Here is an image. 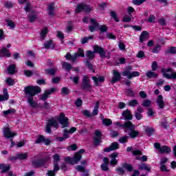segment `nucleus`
Masks as SVG:
<instances>
[{"mask_svg": "<svg viewBox=\"0 0 176 176\" xmlns=\"http://www.w3.org/2000/svg\"><path fill=\"white\" fill-rule=\"evenodd\" d=\"M46 74H47V75H51V76H54L56 74V69H46L45 70Z\"/></svg>", "mask_w": 176, "mask_h": 176, "instance_id": "09e8293b", "label": "nucleus"}, {"mask_svg": "<svg viewBox=\"0 0 176 176\" xmlns=\"http://www.w3.org/2000/svg\"><path fill=\"white\" fill-rule=\"evenodd\" d=\"M131 132L129 133V137L131 138H136V137H138L140 135V131H135V129L131 130Z\"/></svg>", "mask_w": 176, "mask_h": 176, "instance_id": "f704fd0d", "label": "nucleus"}, {"mask_svg": "<svg viewBox=\"0 0 176 176\" xmlns=\"http://www.w3.org/2000/svg\"><path fill=\"white\" fill-rule=\"evenodd\" d=\"M101 132L99 130L95 131V137L94 138V144L98 145L101 142Z\"/></svg>", "mask_w": 176, "mask_h": 176, "instance_id": "6ab92c4d", "label": "nucleus"}, {"mask_svg": "<svg viewBox=\"0 0 176 176\" xmlns=\"http://www.w3.org/2000/svg\"><path fill=\"white\" fill-rule=\"evenodd\" d=\"M146 76L149 78V79H152V78L157 79V78L159 76V74H156L155 72L148 71L146 73Z\"/></svg>", "mask_w": 176, "mask_h": 176, "instance_id": "cd10ccee", "label": "nucleus"}, {"mask_svg": "<svg viewBox=\"0 0 176 176\" xmlns=\"http://www.w3.org/2000/svg\"><path fill=\"white\" fill-rule=\"evenodd\" d=\"M47 34V28H45L41 30V32L40 33L41 38L43 41L45 39V37L46 36Z\"/></svg>", "mask_w": 176, "mask_h": 176, "instance_id": "de8ad7c7", "label": "nucleus"}, {"mask_svg": "<svg viewBox=\"0 0 176 176\" xmlns=\"http://www.w3.org/2000/svg\"><path fill=\"white\" fill-rule=\"evenodd\" d=\"M94 52L88 50L86 53V56L88 60H93L94 58Z\"/></svg>", "mask_w": 176, "mask_h": 176, "instance_id": "c03bdc74", "label": "nucleus"}, {"mask_svg": "<svg viewBox=\"0 0 176 176\" xmlns=\"http://www.w3.org/2000/svg\"><path fill=\"white\" fill-rule=\"evenodd\" d=\"M45 141V137L43 135H39L36 140V144H42Z\"/></svg>", "mask_w": 176, "mask_h": 176, "instance_id": "680f3d73", "label": "nucleus"}, {"mask_svg": "<svg viewBox=\"0 0 176 176\" xmlns=\"http://www.w3.org/2000/svg\"><path fill=\"white\" fill-rule=\"evenodd\" d=\"M116 171L117 172V174H118V175H123V174H124V169L121 167L117 168Z\"/></svg>", "mask_w": 176, "mask_h": 176, "instance_id": "69168bd1", "label": "nucleus"}, {"mask_svg": "<svg viewBox=\"0 0 176 176\" xmlns=\"http://www.w3.org/2000/svg\"><path fill=\"white\" fill-rule=\"evenodd\" d=\"M17 157H18V160H25V159L28 157V153H18Z\"/></svg>", "mask_w": 176, "mask_h": 176, "instance_id": "58836bf2", "label": "nucleus"}, {"mask_svg": "<svg viewBox=\"0 0 176 176\" xmlns=\"http://www.w3.org/2000/svg\"><path fill=\"white\" fill-rule=\"evenodd\" d=\"M145 1L146 0H132V3L133 5H136V6H140V5H142Z\"/></svg>", "mask_w": 176, "mask_h": 176, "instance_id": "13d9d810", "label": "nucleus"}, {"mask_svg": "<svg viewBox=\"0 0 176 176\" xmlns=\"http://www.w3.org/2000/svg\"><path fill=\"white\" fill-rule=\"evenodd\" d=\"M76 107H82V104H83V101L80 98H78L74 102Z\"/></svg>", "mask_w": 176, "mask_h": 176, "instance_id": "e2e57ef3", "label": "nucleus"}, {"mask_svg": "<svg viewBox=\"0 0 176 176\" xmlns=\"http://www.w3.org/2000/svg\"><path fill=\"white\" fill-rule=\"evenodd\" d=\"M92 79L94 81V83L96 86H98L100 82V83H102L105 80V77L102 76H100L98 78L96 76H92Z\"/></svg>", "mask_w": 176, "mask_h": 176, "instance_id": "b1692460", "label": "nucleus"}, {"mask_svg": "<svg viewBox=\"0 0 176 176\" xmlns=\"http://www.w3.org/2000/svg\"><path fill=\"white\" fill-rule=\"evenodd\" d=\"M58 120L62 125V129L68 126V118L65 117V114L63 113H60V117L58 118Z\"/></svg>", "mask_w": 176, "mask_h": 176, "instance_id": "2eb2a0df", "label": "nucleus"}, {"mask_svg": "<svg viewBox=\"0 0 176 176\" xmlns=\"http://www.w3.org/2000/svg\"><path fill=\"white\" fill-rule=\"evenodd\" d=\"M163 76L166 79H176V72H173V69H162Z\"/></svg>", "mask_w": 176, "mask_h": 176, "instance_id": "423d86ee", "label": "nucleus"}, {"mask_svg": "<svg viewBox=\"0 0 176 176\" xmlns=\"http://www.w3.org/2000/svg\"><path fill=\"white\" fill-rule=\"evenodd\" d=\"M155 20H156V16H155V15H153V14H151L148 16L147 21L148 23H155Z\"/></svg>", "mask_w": 176, "mask_h": 176, "instance_id": "338daca9", "label": "nucleus"}, {"mask_svg": "<svg viewBox=\"0 0 176 176\" xmlns=\"http://www.w3.org/2000/svg\"><path fill=\"white\" fill-rule=\"evenodd\" d=\"M0 170H1L2 173H8L10 170V166L6 165V164H0Z\"/></svg>", "mask_w": 176, "mask_h": 176, "instance_id": "c85d7f7f", "label": "nucleus"}, {"mask_svg": "<svg viewBox=\"0 0 176 176\" xmlns=\"http://www.w3.org/2000/svg\"><path fill=\"white\" fill-rule=\"evenodd\" d=\"M60 94H62V96H68V94H69V89L67 87H63L60 89Z\"/></svg>", "mask_w": 176, "mask_h": 176, "instance_id": "49530a36", "label": "nucleus"}, {"mask_svg": "<svg viewBox=\"0 0 176 176\" xmlns=\"http://www.w3.org/2000/svg\"><path fill=\"white\" fill-rule=\"evenodd\" d=\"M102 123L104 126H111L112 124V120L111 119H103Z\"/></svg>", "mask_w": 176, "mask_h": 176, "instance_id": "bf43d9fd", "label": "nucleus"}, {"mask_svg": "<svg viewBox=\"0 0 176 176\" xmlns=\"http://www.w3.org/2000/svg\"><path fill=\"white\" fill-rule=\"evenodd\" d=\"M93 86L90 84V78L87 76H84L82 78V83L81 85V88L83 90H87V91H91Z\"/></svg>", "mask_w": 176, "mask_h": 176, "instance_id": "0eeeda50", "label": "nucleus"}, {"mask_svg": "<svg viewBox=\"0 0 176 176\" xmlns=\"http://www.w3.org/2000/svg\"><path fill=\"white\" fill-rule=\"evenodd\" d=\"M53 163H54V166L56 167H58V162H60V155H58V153H56L53 155Z\"/></svg>", "mask_w": 176, "mask_h": 176, "instance_id": "2f4dec72", "label": "nucleus"}, {"mask_svg": "<svg viewBox=\"0 0 176 176\" xmlns=\"http://www.w3.org/2000/svg\"><path fill=\"white\" fill-rule=\"evenodd\" d=\"M66 60H71L72 63H75L78 59V54H74V55H71V53L68 52L65 56Z\"/></svg>", "mask_w": 176, "mask_h": 176, "instance_id": "412c9836", "label": "nucleus"}, {"mask_svg": "<svg viewBox=\"0 0 176 176\" xmlns=\"http://www.w3.org/2000/svg\"><path fill=\"white\" fill-rule=\"evenodd\" d=\"M43 46H44V48L47 50L54 49V47H56V46L54 45V43H53V41L52 40L45 41Z\"/></svg>", "mask_w": 176, "mask_h": 176, "instance_id": "5701e85b", "label": "nucleus"}, {"mask_svg": "<svg viewBox=\"0 0 176 176\" xmlns=\"http://www.w3.org/2000/svg\"><path fill=\"white\" fill-rule=\"evenodd\" d=\"M154 148L157 149L160 153H170L171 152V148L168 146H162L160 145V143H155Z\"/></svg>", "mask_w": 176, "mask_h": 176, "instance_id": "1a4fd4ad", "label": "nucleus"}, {"mask_svg": "<svg viewBox=\"0 0 176 176\" xmlns=\"http://www.w3.org/2000/svg\"><path fill=\"white\" fill-rule=\"evenodd\" d=\"M122 118L120 119H124V120H133V115H131V111L130 110L126 109L122 113Z\"/></svg>", "mask_w": 176, "mask_h": 176, "instance_id": "f3484780", "label": "nucleus"}, {"mask_svg": "<svg viewBox=\"0 0 176 176\" xmlns=\"http://www.w3.org/2000/svg\"><path fill=\"white\" fill-rule=\"evenodd\" d=\"M142 105L144 108H149V107L152 105V101H151L150 100H143Z\"/></svg>", "mask_w": 176, "mask_h": 176, "instance_id": "37998d69", "label": "nucleus"}, {"mask_svg": "<svg viewBox=\"0 0 176 176\" xmlns=\"http://www.w3.org/2000/svg\"><path fill=\"white\" fill-rule=\"evenodd\" d=\"M94 53H98L102 58H107V52L104 51V48L98 45H95L94 47Z\"/></svg>", "mask_w": 176, "mask_h": 176, "instance_id": "f8f14e48", "label": "nucleus"}, {"mask_svg": "<svg viewBox=\"0 0 176 176\" xmlns=\"http://www.w3.org/2000/svg\"><path fill=\"white\" fill-rule=\"evenodd\" d=\"M138 104V100L134 99V100H131L128 102V105L129 107H137V104Z\"/></svg>", "mask_w": 176, "mask_h": 176, "instance_id": "603ef678", "label": "nucleus"}, {"mask_svg": "<svg viewBox=\"0 0 176 176\" xmlns=\"http://www.w3.org/2000/svg\"><path fill=\"white\" fill-rule=\"evenodd\" d=\"M14 112H16V109H8L7 111H3V113L5 116H8V115H12V113H14Z\"/></svg>", "mask_w": 176, "mask_h": 176, "instance_id": "3c124183", "label": "nucleus"}, {"mask_svg": "<svg viewBox=\"0 0 176 176\" xmlns=\"http://www.w3.org/2000/svg\"><path fill=\"white\" fill-rule=\"evenodd\" d=\"M133 68L131 67H128L126 70L122 72V76H126L127 79H133V78H135L136 76H140V72H131Z\"/></svg>", "mask_w": 176, "mask_h": 176, "instance_id": "39448f33", "label": "nucleus"}, {"mask_svg": "<svg viewBox=\"0 0 176 176\" xmlns=\"http://www.w3.org/2000/svg\"><path fill=\"white\" fill-rule=\"evenodd\" d=\"M7 71L10 75H14L17 71H16V65H10L8 66Z\"/></svg>", "mask_w": 176, "mask_h": 176, "instance_id": "bb28decb", "label": "nucleus"}, {"mask_svg": "<svg viewBox=\"0 0 176 176\" xmlns=\"http://www.w3.org/2000/svg\"><path fill=\"white\" fill-rule=\"evenodd\" d=\"M110 16L111 17H112V19H113V20L116 21V23H119V19H118V14H116V12L111 11L110 12Z\"/></svg>", "mask_w": 176, "mask_h": 176, "instance_id": "4d7b16f0", "label": "nucleus"}, {"mask_svg": "<svg viewBox=\"0 0 176 176\" xmlns=\"http://www.w3.org/2000/svg\"><path fill=\"white\" fill-rule=\"evenodd\" d=\"M132 153H133V156H141L142 155V151H141L138 149H135L132 151Z\"/></svg>", "mask_w": 176, "mask_h": 176, "instance_id": "0e129e2a", "label": "nucleus"}, {"mask_svg": "<svg viewBox=\"0 0 176 176\" xmlns=\"http://www.w3.org/2000/svg\"><path fill=\"white\" fill-rule=\"evenodd\" d=\"M125 96H127L128 97H135V94H134V91L131 89H126L124 90Z\"/></svg>", "mask_w": 176, "mask_h": 176, "instance_id": "c9c22d12", "label": "nucleus"}, {"mask_svg": "<svg viewBox=\"0 0 176 176\" xmlns=\"http://www.w3.org/2000/svg\"><path fill=\"white\" fill-rule=\"evenodd\" d=\"M146 39H149V33L146 31H143L140 36V42L142 43Z\"/></svg>", "mask_w": 176, "mask_h": 176, "instance_id": "393cba45", "label": "nucleus"}, {"mask_svg": "<svg viewBox=\"0 0 176 176\" xmlns=\"http://www.w3.org/2000/svg\"><path fill=\"white\" fill-rule=\"evenodd\" d=\"M123 129L124 133H127V131H131V130H135V124H133L131 121L125 122L123 124Z\"/></svg>", "mask_w": 176, "mask_h": 176, "instance_id": "4468645a", "label": "nucleus"}, {"mask_svg": "<svg viewBox=\"0 0 176 176\" xmlns=\"http://www.w3.org/2000/svg\"><path fill=\"white\" fill-rule=\"evenodd\" d=\"M122 168L127 170V171H129V173H131V171H133V166L131 164L124 163L122 164Z\"/></svg>", "mask_w": 176, "mask_h": 176, "instance_id": "a19ab883", "label": "nucleus"}, {"mask_svg": "<svg viewBox=\"0 0 176 176\" xmlns=\"http://www.w3.org/2000/svg\"><path fill=\"white\" fill-rule=\"evenodd\" d=\"M41 91H42V89L38 86L28 85L25 87L24 93L25 94V98H27L30 107L32 108L38 107V103L34 101V96H36V94H39Z\"/></svg>", "mask_w": 176, "mask_h": 176, "instance_id": "f257e3e1", "label": "nucleus"}, {"mask_svg": "<svg viewBox=\"0 0 176 176\" xmlns=\"http://www.w3.org/2000/svg\"><path fill=\"white\" fill-rule=\"evenodd\" d=\"M90 11H91V8L84 3L78 4L75 10L76 13H80V12H87Z\"/></svg>", "mask_w": 176, "mask_h": 176, "instance_id": "9b49d317", "label": "nucleus"}, {"mask_svg": "<svg viewBox=\"0 0 176 176\" xmlns=\"http://www.w3.org/2000/svg\"><path fill=\"white\" fill-rule=\"evenodd\" d=\"M28 18L29 19L30 23H34L37 19L36 15H28Z\"/></svg>", "mask_w": 176, "mask_h": 176, "instance_id": "774afa93", "label": "nucleus"}, {"mask_svg": "<svg viewBox=\"0 0 176 176\" xmlns=\"http://www.w3.org/2000/svg\"><path fill=\"white\" fill-rule=\"evenodd\" d=\"M157 68H159V65H157V62L153 61L151 65L152 71H157Z\"/></svg>", "mask_w": 176, "mask_h": 176, "instance_id": "052dcab7", "label": "nucleus"}, {"mask_svg": "<svg viewBox=\"0 0 176 176\" xmlns=\"http://www.w3.org/2000/svg\"><path fill=\"white\" fill-rule=\"evenodd\" d=\"M90 23L91 24V25L89 26L90 32H94V31H97V28H98L99 31H100L102 33L107 32V31H108V28L106 25H100V23H98L94 19H91Z\"/></svg>", "mask_w": 176, "mask_h": 176, "instance_id": "f03ea898", "label": "nucleus"}, {"mask_svg": "<svg viewBox=\"0 0 176 176\" xmlns=\"http://www.w3.org/2000/svg\"><path fill=\"white\" fill-rule=\"evenodd\" d=\"M6 82L7 85H8V86H13V85L16 83V82H14V80H13V78L10 77L7 78Z\"/></svg>", "mask_w": 176, "mask_h": 176, "instance_id": "8fccbe9b", "label": "nucleus"}, {"mask_svg": "<svg viewBox=\"0 0 176 176\" xmlns=\"http://www.w3.org/2000/svg\"><path fill=\"white\" fill-rule=\"evenodd\" d=\"M138 168L140 170H144L145 171L148 172L151 171V166H149V164H146L145 163L140 164Z\"/></svg>", "mask_w": 176, "mask_h": 176, "instance_id": "c756f323", "label": "nucleus"}, {"mask_svg": "<svg viewBox=\"0 0 176 176\" xmlns=\"http://www.w3.org/2000/svg\"><path fill=\"white\" fill-rule=\"evenodd\" d=\"M94 37L93 36H87L81 38L82 45H85V43H87V42L90 41V39H94Z\"/></svg>", "mask_w": 176, "mask_h": 176, "instance_id": "a18cd8bd", "label": "nucleus"}, {"mask_svg": "<svg viewBox=\"0 0 176 176\" xmlns=\"http://www.w3.org/2000/svg\"><path fill=\"white\" fill-rule=\"evenodd\" d=\"M118 156H119V153H111L110 155V157L111 159V160L110 161V164L111 166H116V164H118V160H116V157H118Z\"/></svg>", "mask_w": 176, "mask_h": 176, "instance_id": "aec40b11", "label": "nucleus"}, {"mask_svg": "<svg viewBox=\"0 0 176 176\" xmlns=\"http://www.w3.org/2000/svg\"><path fill=\"white\" fill-rule=\"evenodd\" d=\"M156 103L157 107H159L160 109H164V107H166V104L164 103V100H163V96L159 95L156 99Z\"/></svg>", "mask_w": 176, "mask_h": 176, "instance_id": "a211bd4d", "label": "nucleus"}, {"mask_svg": "<svg viewBox=\"0 0 176 176\" xmlns=\"http://www.w3.org/2000/svg\"><path fill=\"white\" fill-rule=\"evenodd\" d=\"M3 134L5 138L10 139L11 148H13L16 145V142L13 141V137L16 135V133L10 131V128L6 127L3 131Z\"/></svg>", "mask_w": 176, "mask_h": 176, "instance_id": "20e7f679", "label": "nucleus"}, {"mask_svg": "<svg viewBox=\"0 0 176 176\" xmlns=\"http://www.w3.org/2000/svg\"><path fill=\"white\" fill-rule=\"evenodd\" d=\"M45 163H46L45 160H40L38 161H33L32 166H33V167H36L37 168L38 167H42V166H45Z\"/></svg>", "mask_w": 176, "mask_h": 176, "instance_id": "4be33fe9", "label": "nucleus"}, {"mask_svg": "<svg viewBox=\"0 0 176 176\" xmlns=\"http://www.w3.org/2000/svg\"><path fill=\"white\" fill-rule=\"evenodd\" d=\"M119 149V143L118 142H114L105 148H104V152H111V151H116Z\"/></svg>", "mask_w": 176, "mask_h": 176, "instance_id": "dca6fc26", "label": "nucleus"}, {"mask_svg": "<svg viewBox=\"0 0 176 176\" xmlns=\"http://www.w3.org/2000/svg\"><path fill=\"white\" fill-rule=\"evenodd\" d=\"M85 65L86 67H87V68H89V71L94 73L96 72V70L94 69V66H93V65H91V63H90V62L87 59L85 60Z\"/></svg>", "mask_w": 176, "mask_h": 176, "instance_id": "e433bc0d", "label": "nucleus"}, {"mask_svg": "<svg viewBox=\"0 0 176 176\" xmlns=\"http://www.w3.org/2000/svg\"><path fill=\"white\" fill-rule=\"evenodd\" d=\"M49 16H54V4L51 3L48 7Z\"/></svg>", "mask_w": 176, "mask_h": 176, "instance_id": "4c0bfd02", "label": "nucleus"}, {"mask_svg": "<svg viewBox=\"0 0 176 176\" xmlns=\"http://www.w3.org/2000/svg\"><path fill=\"white\" fill-rule=\"evenodd\" d=\"M165 54H176V47H170L165 50Z\"/></svg>", "mask_w": 176, "mask_h": 176, "instance_id": "473e14b6", "label": "nucleus"}, {"mask_svg": "<svg viewBox=\"0 0 176 176\" xmlns=\"http://www.w3.org/2000/svg\"><path fill=\"white\" fill-rule=\"evenodd\" d=\"M98 108H100V102H96L91 113L92 116H97L98 115Z\"/></svg>", "mask_w": 176, "mask_h": 176, "instance_id": "72a5a7b5", "label": "nucleus"}, {"mask_svg": "<svg viewBox=\"0 0 176 176\" xmlns=\"http://www.w3.org/2000/svg\"><path fill=\"white\" fill-rule=\"evenodd\" d=\"M162 50V45H157L155 47H154V48L152 50L153 53H155L157 54L159 53V52H160Z\"/></svg>", "mask_w": 176, "mask_h": 176, "instance_id": "6e6d98bb", "label": "nucleus"}, {"mask_svg": "<svg viewBox=\"0 0 176 176\" xmlns=\"http://www.w3.org/2000/svg\"><path fill=\"white\" fill-rule=\"evenodd\" d=\"M56 88H51L50 89H48L47 91H45V93L43 94L40 95L39 100L41 101H46L47 98H49V96H51L56 91Z\"/></svg>", "mask_w": 176, "mask_h": 176, "instance_id": "9d476101", "label": "nucleus"}, {"mask_svg": "<svg viewBox=\"0 0 176 176\" xmlns=\"http://www.w3.org/2000/svg\"><path fill=\"white\" fill-rule=\"evenodd\" d=\"M52 127L58 129V122L54 118L50 119L48 120V123L46 126V133L50 134V133H52Z\"/></svg>", "mask_w": 176, "mask_h": 176, "instance_id": "6e6552de", "label": "nucleus"}, {"mask_svg": "<svg viewBox=\"0 0 176 176\" xmlns=\"http://www.w3.org/2000/svg\"><path fill=\"white\" fill-rule=\"evenodd\" d=\"M10 56H11V54L9 52V50L6 49V47H3V49L1 50L0 57H10Z\"/></svg>", "mask_w": 176, "mask_h": 176, "instance_id": "a878e982", "label": "nucleus"}, {"mask_svg": "<svg viewBox=\"0 0 176 176\" xmlns=\"http://www.w3.org/2000/svg\"><path fill=\"white\" fill-rule=\"evenodd\" d=\"M122 79V76L120 75V73L118 70H113V77L111 80V85H114V83H116L117 82H119Z\"/></svg>", "mask_w": 176, "mask_h": 176, "instance_id": "ddd939ff", "label": "nucleus"}, {"mask_svg": "<svg viewBox=\"0 0 176 176\" xmlns=\"http://www.w3.org/2000/svg\"><path fill=\"white\" fill-rule=\"evenodd\" d=\"M70 80H72L75 85H78L79 83V76H70L69 77Z\"/></svg>", "mask_w": 176, "mask_h": 176, "instance_id": "864d4df0", "label": "nucleus"}, {"mask_svg": "<svg viewBox=\"0 0 176 176\" xmlns=\"http://www.w3.org/2000/svg\"><path fill=\"white\" fill-rule=\"evenodd\" d=\"M80 153H85V149H80L73 157H66L65 162L69 163V164H76L82 159Z\"/></svg>", "mask_w": 176, "mask_h": 176, "instance_id": "7ed1b4c3", "label": "nucleus"}, {"mask_svg": "<svg viewBox=\"0 0 176 176\" xmlns=\"http://www.w3.org/2000/svg\"><path fill=\"white\" fill-rule=\"evenodd\" d=\"M145 131H146L148 137H151V135H152L155 133V129L147 126L145 129Z\"/></svg>", "mask_w": 176, "mask_h": 176, "instance_id": "ea45409f", "label": "nucleus"}, {"mask_svg": "<svg viewBox=\"0 0 176 176\" xmlns=\"http://www.w3.org/2000/svg\"><path fill=\"white\" fill-rule=\"evenodd\" d=\"M62 67L63 68H64V69H65V71H68L69 72V71H71V69L72 68V66L67 62H63Z\"/></svg>", "mask_w": 176, "mask_h": 176, "instance_id": "79ce46f5", "label": "nucleus"}, {"mask_svg": "<svg viewBox=\"0 0 176 176\" xmlns=\"http://www.w3.org/2000/svg\"><path fill=\"white\" fill-rule=\"evenodd\" d=\"M129 140V136H124L119 138L118 142L120 144H126Z\"/></svg>", "mask_w": 176, "mask_h": 176, "instance_id": "5fc2aeb1", "label": "nucleus"}, {"mask_svg": "<svg viewBox=\"0 0 176 176\" xmlns=\"http://www.w3.org/2000/svg\"><path fill=\"white\" fill-rule=\"evenodd\" d=\"M60 170V166H54V169L52 170H48L47 173V175L48 176H55L56 173Z\"/></svg>", "mask_w": 176, "mask_h": 176, "instance_id": "7c9ffc66", "label": "nucleus"}]
</instances>
